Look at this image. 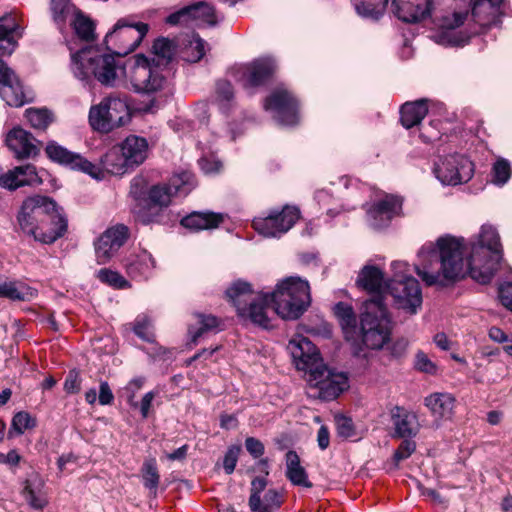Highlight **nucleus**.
<instances>
[{
	"label": "nucleus",
	"mask_w": 512,
	"mask_h": 512,
	"mask_svg": "<svg viewBox=\"0 0 512 512\" xmlns=\"http://www.w3.org/2000/svg\"><path fill=\"white\" fill-rule=\"evenodd\" d=\"M464 245L460 239L442 236L435 243L424 244L418 252L416 273L428 285L445 286L470 275V255L464 259Z\"/></svg>",
	"instance_id": "obj_1"
},
{
	"label": "nucleus",
	"mask_w": 512,
	"mask_h": 512,
	"mask_svg": "<svg viewBox=\"0 0 512 512\" xmlns=\"http://www.w3.org/2000/svg\"><path fill=\"white\" fill-rule=\"evenodd\" d=\"M56 203L47 196L25 199L18 214L21 229L42 243H53L64 231V218L56 213Z\"/></svg>",
	"instance_id": "obj_2"
},
{
	"label": "nucleus",
	"mask_w": 512,
	"mask_h": 512,
	"mask_svg": "<svg viewBox=\"0 0 512 512\" xmlns=\"http://www.w3.org/2000/svg\"><path fill=\"white\" fill-rule=\"evenodd\" d=\"M155 58L151 63L144 55H137L126 74L134 91L154 93L161 90L165 77L160 73L159 66L167 64L173 57V42L167 38H159L153 44Z\"/></svg>",
	"instance_id": "obj_3"
},
{
	"label": "nucleus",
	"mask_w": 512,
	"mask_h": 512,
	"mask_svg": "<svg viewBox=\"0 0 512 512\" xmlns=\"http://www.w3.org/2000/svg\"><path fill=\"white\" fill-rule=\"evenodd\" d=\"M501 260L500 237L496 229L483 225L476 242L470 244V277L487 284L496 273Z\"/></svg>",
	"instance_id": "obj_4"
},
{
	"label": "nucleus",
	"mask_w": 512,
	"mask_h": 512,
	"mask_svg": "<svg viewBox=\"0 0 512 512\" xmlns=\"http://www.w3.org/2000/svg\"><path fill=\"white\" fill-rule=\"evenodd\" d=\"M71 70L80 80L92 75L100 84L115 87L120 82L123 68L113 54H100L98 48L84 47L71 55Z\"/></svg>",
	"instance_id": "obj_5"
},
{
	"label": "nucleus",
	"mask_w": 512,
	"mask_h": 512,
	"mask_svg": "<svg viewBox=\"0 0 512 512\" xmlns=\"http://www.w3.org/2000/svg\"><path fill=\"white\" fill-rule=\"evenodd\" d=\"M391 335V318L383 302L378 295L364 304V312L360 317V329L354 345L362 350V347L379 350L389 342Z\"/></svg>",
	"instance_id": "obj_6"
},
{
	"label": "nucleus",
	"mask_w": 512,
	"mask_h": 512,
	"mask_svg": "<svg viewBox=\"0 0 512 512\" xmlns=\"http://www.w3.org/2000/svg\"><path fill=\"white\" fill-rule=\"evenodd\" d=\"M226 296L244 321L265 329L272 327L269 313L274 308L270 293H254L249 283L236 281L226 290Z\"/></svg>",
	"instance_id": "obj_7"
},
{
	"label": "nucleus",
	"mask_w": 512,
	"mask_h": 512,
	"mask_svg": "<svg viewBox=\"0 0 512 512\" xmlns=\"http://www.w3.org/2000/svg\"><path fill=\"white\" fill-rule=\"evenodd\" d=\"M270 295L274 312L287 320L299 318L311 303L309 283L298 276L283 279Z\"/></svg>",
	"instance_id": "obj_8"
},
{
	"label": "nucleus",
	"mask_w": 512,
	"mask_h": 512,
	"mask_svg": "<svg viewBox=\"0 0 512 512\" xmlns=\"http://www.w3.org/2000/svg\"><path fill=\"white\" fill-rule=\"evenodd\" d=\"M89 124L93 130L109 133L130 121V109L126 97L111 94L89 110Z\"/></svg>",
	"instance_id": "obj_9"
},
{
	"label": "nucleus",
	"mask_w": 512,
	"mask_h": 512,
	"mask_svg": "<svg viewBox=\"0 0 512 512\" xmlns=\"http://www.w3.org/2000/svg\"><path fill=\"white\" fill-rule=\"evenodd\" d=\"M148 30V24L136 22L131 16L120 18L104 38L106 50L126 56L140 45Z\"/></svg>",
	"instance_id": "obj_10"
},
{
	"label": "nucleus",
	"mask_w": 512,
	"mask_h": 512,
	"mask_svg": "<svg viewBox=\"0 0 512 512\" xmlns=\"http://www.w3.org/2000/svg\"><path fill=\"white\" fill-rule=\"evenodd\" d=\"M349 387L348 376L328 368L325 364L307 377V395L311 398L331 401Z\"/></svg>",
	"instance_id": "obj_11"
},
{
	"label": "nucleus",
	"mask_w": 512,
	"mask_h": 512,
	"mask_svg": "<svg viewBox=\"0 0 512 512\" xmlns=\"http://www.w3.org/2000/svg\"><path fill=\"white\" fill-rule=\"evenodd\" d=\"M434 173L444 185H458L469 181L474 173L473 163L464 155L451 154L440 158Z\"/></svg>",
	"instance_id": "obj_12"
},
{
	"label": "nucleus",
	"mask_w": 512,
	"mask_h": 512,
	"mask_svg": "<svg viewBox=\"0 0 512 512\" xmlns=\"http://www.w3.org/2000/svg\"><path fill=\"white\" fill-rule=\"evenodd\" d=\"M387 289L393 297L394 306L409 314H416L422 305V291L414 277L390 279Z\"/></svg>",
	"instance_id": "obj_13"
},
{
	"label": "nucleus",
	"mask_w": 512,
	"mask_h": 512,
	"mask_svg": "<svg viewBox=\"0 0 512 512\" xmlns=\"http://www.w3.org/2000/svg\"><path fill=\"white\" fill-rule=\"evenodd\" d=\"M300 217L295 206H284L281 211H272L266 217L253 220L254 229L265 237H279L289 231Z\"/></svg>",
	"instance_id": "obj_14"
},
{
	"label": "nucleus",
	"mask_w": 512,
	"mask_h": 512,
	"mask_svg": "<svg viewBox=\"0 0 512 512\" xmlns=\"http://www.w3.org/2000/svg\"><path fill=\"white\" fill-rule=\"evenodd\" d=\"M129 236V228L124 224H116L107 228L94 243L97 263H108L125 244Z\"/></svg>",
	"instance_id": "obj_15"
},
{
	"label": "nucleus",
	"mask_w": 512,
	"mask_h": 512,
	"mask_svg": "<svg viewBox=\"0 0 512 512\" xmlns=\"http://www.w3.org/2000/svg\"><path fill=\"white\" fill-rule=\"evenodd\" d=\"M287 350L295 367L307 373V377L324 365L316 346L307 338L291 339L287 345Z\"/></svg>",
	"instance_id": "obj_16"
},
{
	"label": "nucleus",
	"mask_w": 512,
	"mask_h": 512,
	"mask_svg": "<svg viewBox=\"0 0 512 512\" xmlns=\"http://www.w3.org/2000/svg\"><path fill=\"white\" fill-rule=\"evenodd\" d=\"M266 110L273 112L274 119L281 125L291 126L298 122L296 100L283 89H277L265 101Z\"/></svg>",
	"instance_id": "obj_17"
},
{
	"label": "nucleus",
	"mask_w": 512,
	"mask_h": 512,
	"mask_svg": "<svg viewBox=\"0 0 512 512\" xmlns=\"http://www.w3.org/2000/svg\"><path fill=\"white\" fill-rule=\"evenodd\" d=\"M0 97L12 107H21L29 100L21 80L2 59H0Z\"/></svg>",
	"instance_id": "obj_18"
},
{
	"label": "nucleus",
	"mask_w": 512,
	"mask_h": 512,
	"mask_svg": "<svg viewBox=\"0 0 512 512\" xmlns=\"http://www.w3.org/2000/svg\"><path fill=\"white\" fill-rule=\"evenodd\" d=\"M402 210V200L396 196H386L367 210L370 226L382 229L389 225L395 216H399Z\"/></svg>",
	"instance_id": "obj_19"
},
{
	"label": "nucleus",
	"mask_w": 512,
	"mask_h": 512,
	"mask_svg": "<svg viewBox=\"0 0 512 512\" xmlns=\"http://www.w3.org/2000/svg\"><path fill=\"white\" fill-rule=\"evenodd\" d=\"M433 0H392L393 14L406 23H418L431 15Z\"/></svg>",
	"instance_id": "obj_20"
},
{
	"label": "nucleus",
	"mask_w": 512,
	"mask_h": 512,
	"mask_svg": "<svg viewBox=\"0 0 512 512\" xmlns=\"http://www.w3.org/2000/svg\"><path fill=\"white\" fill-rule=\"evenodd\" d=\"M37 142L30 132L21 127H14L5 136V145L19 160L38 155Z\"/></svg>",
	"instance_id": "obj_21"
},
{
	"label": "nucleus",
	"mask_w": 512,
	"mask_h": 512,
	"mask_svg": "<svg viewBox=\"0 0 512 512\" xmlns=\"http://www.w3.org/2000/svg\"><path fill=\"white\" fill-rule=\"evenodd\" d=\"M276 70V65L271 58H263L239 68L238 80L243 87H255L268 80Z\"/></svg>",
	"instance_id": "obj_22"
},
{
	"label": "nucleus",
	"mask_w": 512,
	"mask_h": 512,
	"mask_svg": "<svg viewBox=\"0 0 512 512\" xmlns=\"http://www.w3.org/2000/svg\"><path fill=\"white\" fill-rule=\"evenodd\" d=\"M41 183L42 178L33 164L16 166L0 176V187L8 190H16L27 185H40Z\"/></svg>",
	"instance_id": "obj_23"
},
{
	"label": "nucleus",
	"mask_w": 512,
	"mask_h": 512,
	"mask_svg": "<svg viewBox=\"0 0 512 512\" xmlns=\"http://www.w3.org/2000/svg\"><path fill=\"white\" fill-rule=\"evenodd\" d=\"M503 0H474L471 16L482 28L497 26L501 22Z\"/></svg>",
	"instance_id": "obj_24"
},
{
	"label": "nucleus",
	"mask_w": 512,
	"mask_h": 512,
	"mask_svg": "<svg viewBox=\"0 0 512 512\" xmlns=\"http://www.w3.org/2000/svg\"><path fill=\"white\" fill-rule=\"evenodd\" d=\"M23 30L12 15L0 17V54L10 56L18 46Z\"/></svg>",
	"instance_id": "obj_25"
},
{
	"label": "nucleus",
	"mask_w": 512,
	"mask_h": 512,
	"mask_svg": "<svg viewBox=\"0 0 512 512\" xmlns=\"http://www.w3.org/2000/svg\"><path fill=\"white\" fill-rule=\"evenodd\" d=\"M148 183L144 177H134L130 185V196L135 200L133 212L143 224L152 222V217L146 211L148 205Z\"/></svg>",
	"instance_id": "obj_26"
},
{
	"label": "nucleus",
	"mask_w": 512,
	"mask_h": 512,
	"mask_svg": "<svg viewBox=\"0 0 512 512\" xmlns=\"http://www.w3.org/2000/svg\"><path fill=\"white\" fill-rule=\"evenodd\" d=\"M224 221V214L212 211H194L181 220V225L192 231L217 228Z\"/></svg>",
	"instance_id": "obj_27"
},
{
	"label": "nucleus",
	"mask_w": 512,
	"mask_h": 512,
	"mask_svg": "<svg viewBox=\"0 0 512 512\" xmlns=\"http://www.w3.org/2000/svg\"><path fill=\"white\" fill-rule=\"evenodd\" d=\"M120 150L130 167L138 166L147 158L148 142L143 137L130 135L121 143Z\"/></svg>",
	"instance_id": "obj_28"
},
{
	"label": "nucleus",
	"mask_w": 512,
	"mask_h": 512,
	"mask_svg": "<svg viewBox=\"0 0 512 512\" xmlns=\"http://www.w3.org/2000/svg\"><path fill=\"white\" fill-rule=\"evenodd\" d=\"M394 425V436L397 438H413L419 432V423L417 415L399 407L392 414Z\"/></svg>",
	"instance_id": "obj_29"
},
{
	"label": "nucleus",
	"mask_w": 512,
	"mask_h": 512,
	"mask_svg": "<svg viewBox=\"0 0 512 512\" xmlns=\"http://www.w3.org/2000/svg\"><path fill=\"white\" fill-rule=\"evenodd\" d=\"M425 405L436 419H450L455 406V398L450 393H433L425 398Z\"/></svg>",
	"instance_id": "obj_30"
},
{
	"label": "nucleus",
	"mask_w": 512,
	"mask_h": 512,
	"mask_svg": "<svg viewBox=\"0 0 512 512\" xmlns=\"http://www.w3.org/2000/svg\"><path fill=\"white\" fill-rule=\"evenodd\" d=\"M66 14H71V26L75 34L84 41H90L95 36V25L94 22L80 10H78L73 4H69L66 1Z\"/></svg>",
	"instance_id": "obj_31"
},
{
	"label": "nucleus",
	"mask_w": 512,
	"mask_h": 512,
	"mask_svg": "<svg viewBox=\"0 0 512 512\" xmlns=\"http://www.w3.org/2000/svg\"><path fill=\"white\" fill-rule=\"evenodd\" d=\"M428 113L426 99H420L413 102H406L400 110V120L402 125L410 129L417 126L425 118Z\"/></svg>",
	"instance_id": "obj_32"
},
{
	"label": "nucleus",
	"mask_w": 512,
	"mask_h": 512,
	"mask_svg": "<svg viewBox=\"0 0 512 512\" xmlns=\"http://www.w3.org/2000/svg\"><path fill=\"white\" fill-rule=\"evenodd\" d=\"M154 267L155 261L146 250L131 255L126 261L127 273L133 278L149 277Z\"/></svg>",
	"instance_id": "obj_33"
},
{
	"label": "nucleus",
	"mask_w": 512,
	"mask_h": 512,
	"mask_svg": "<svg viewBox=\"0 0 512 512\" xmlns=\"http://www.w3.org/2000/svg\"><path fill=\"white\" fill-rule=\"evenodd\" d=\"M172 197V189L166 184L154 185L149 189V201L146 211L152 217V221H154V217L158 214L161 208L167 207L170 204Z\"/></svg>",
	"instance_id": "obj_34"
},
{
	"label": "nucleus",
	"mask_w": 512,
	"mask_h": 512,
	"mask_svg": "<svg viewBox=\"0 0 512 512\" xmlns=\"http://www.w3.org/2000/svg\"><path fill=\"white\" fill-rule=\"evenodd\" d=\"M286 477L296 486L311 488L312 483L308 479L307 472L300 464V458L295 451L286 454Z\"/></svg>",
	"instance_id": "obj_35"
},
{
	"label": "nucleus",
	"mask_w": 512,
	"mask_h": 512,
	"mask_svg": "<svg viewBox=\"0 0 512 512\" xmlns=\"http://www.w3.org/2000/svg\"><path fill=\"white\" fill-rule=\"evenodd\" d=\"M357 283L369 292L380 293L387 288L388 282H385L383 272L376 266H365L357 279Z\"/></svg>",
	"instance_id": "obj_36"
},
{
	"label": "nucleus",
	"mask_w": 512,
	"mask_h": 512,
	"mask_svg": "<svg viewBox=\"0 0 512 512\" xmlns=\"http://www.w3.org/2000/svg\"><path fill=\"white\" fill-rule=\"evenodd\" d=\"M195 319V325H190L189 327L191 341L194 344H197L198 340L205 334L219 331L220 320L217 317L198 313L195 315Z\"/></svg>",
	"instance_id": "obj_37"
},
{
	"label": "nucleus",
	"mask_w": 512,
	"mask_h": 512,
	"mask_svg": "<svg viewBox=\"0 0 512 512\" xmlns=\"http://www.w3.org/2000/svg\"><path fill=\"white\" fill-rule=\"evenodd\" d=\"M101 163L103 168L114 175L124 174L130 165L126 161L125 155L120 150V146L111 148L102 158Z\"/></svg>",
	"instance_id": "obj_38"
},
{
	"label": "nucleus",
	"mask_w": 512,
	"mask_h": 512,
	"mask_svg": "<svg viewBox=\"0 0 512 512\" xmlns=\"http://www.w3.org/2000/svg\"><path fill=\"white\" fill-rule=\"evenodd\" d=\"M352 2L359 16L378 20L383 16L389 0H352Z\"/></svg>",
	"instance_id": "obj_39"
},
{
	"label": "nucleus",
	"mask_w": 512,
	"mask_h": 512,
	"mask_svg": "<svg viewBox=\"0 0 512 512\" xmlns=\"http://www.w3.org/2000/svg\"><path fill=\"white\" fill-rule=\"evenodd\" d=\"M22 494L27 503L34 509H42L47 503L42 483L37 478L25 481Z\"/></svg>",
	"instance_id": "obj_40"
},
{
	"label": "nucleus",
	"mask_w": 512,
	"mask_h": 512,
	"mask_svg": "<svg viewBox=\"0 0 512 512\" xmlns=\"http://www.w3.org/2000/svg\"><path fill=\"white\" fill-rule=\"evenodd\" d=\"M334 313L340 322L346 339L350 340L352 334L356 332V315L352 306L339 302L334 307Z\"/></svg>",
	"instance_id": "obj_41"
},
{
	"label": "nucleus",
	"mask_w": 512,
	"mask_h": 512,
	"mask_svg": "<svg viewBox=\"0 0 512 512\" xmlns=\"http://www.w3.org/2000/svg\"><path fill=\"white\" fill-rule=\"evenodd\" d=\"M67 166L72 170L84 172L95 179H100L102 175L101 169L98 166L91 163L80 154L66 150V167Z\"/></svg>",
	"instance_id": "obj_42"
},
{
	"label": "nucleus",
	"mask_w": 512,
	"mask_h": 512,
	"mask_svg": "<svg viewBox=\"0 0 512 512\" xmlns=\"http://www.w3.org/2000/svg\"><path fill=\"white\" fill-rule=\"evenodd\" d=\"M214 102L223 113H227L233 107L234 90L230 82L219 80L216 83Z\"/></svg>",
	"instance_id": "obj_43"
},
{
	"label": "nucleus",
	"mask_w": 512,
	"mask_h": 512,
	"mask_svg": "<svg viewBox=\"0 0 512 512\" xmlns=\"http://www.w3.org/2000/svg\"><path fill=\"white\" fill-rule=\"evenodd\" d=\"M25 115L30 125L36 130H46L55 120L54 114L47 108H29L25 111Z\"/></svg>",
	"instance_id": "obj_44"
},
{
	"label": "nucleus",
	"mask_w": 512,
	"mask_h": 512,
	"mask_svg": "<svg viewBox=\"0 0 512 512\" xmlns=\"http://www.w3.org/2000/svg\"><path fill=\"white\" fill-rule=\"evenodd\" d=\"M33 296V291L15 282L0 283V298H8L10 300H27Z\"/></svg>",
	"instance_id": "obj_45"
},
{
	"label": "nucleus",
	"mask_w": 512,
	"mask_h": 512,
	"mask_svg": "<svg viewBox=\"0 0 512 512\" xmlns=\"http://www.w3.org/2000/svg\"><path fill=\"white\" fill-rule=\"evenodd\" d=\"M166 185L171 187L173 196L187 195L195 186L194 176L190 172L183 171L175 174Z\"/></svg>",
	"instance_id": "obj_46"
},
{
	"label": "nucleus",
	"mask_w": 512,
	"mask_h": 512,
	"mask_svg": "<svg viewBox=\"0 0 512 512\" xmlns=\"http://www.w3.org/2000/svg\"><path fill=\"white\" fill-rule=\"evenodd\" d=\"M189 20L213 24L215 22L214 9L206 2H198L187 6Z\"/></svg>",
	"instance_id": "obj_47"
},
{
	"label": "nucleus",
	"mask_w": 512,
	"mask_h": 512,
	"mask_svg": "<svg viewBox=\"0 0 512 512\" xmlns=\"http://www.w3.org/2000/svg\"><path fill=\"white\" fill-rule=\"evenodd\" d=\"M142 479L144 486L153 493H156L159 485L160 475L158 473L156 461L154 459H149L144 462L142 467Z\"/></svg>",
	"instance_id": "obj_48"
},
{
	"label": "nucleus",
	"mask_w": 512,
	"mask_h": 512,
	"mask_svg": "<svg viewBox=\"0 0 512 512\" xmlns=\"http://www.w3.org/2000/svg\"><path fill=\"white\" fill-rule=\"evenodd\" d=\"M36 426V420L29 413L21 411L14 415L9 430V436H12L13 431L21 435L26 430L32 429Z\"/></svg>",
	"instance_id": "obj_49"
},
{
	"label": "nucleus",
	"mask_w": 512,
	"mask_h": 512,
	"mask_svg": "<svg viewBox=\"0 0 512 512\" xmlns=\"http://www.w3.org/2000/svg\"><path fill=\"white\" fill-rule=\"evenodd\" d=\"M205 41L199 36H194L185 50L186 60L189 62H197L205 55Z\"/></svg>",
	"instance_id": "obj_50"
},
{
	"label": "nucleus",
	"mask_w": 512,
	"mask_h": 512,
	"mask_svg": "<svg viewBox=\"0 0 512 512\" xmlns=\"http://www.w3.org/2000/svg\"><path fill=\"white\" fill-rule=\"evenodd\" d=\"M267 481L265 477H256L251 482V495L249 507L252 511H258L261 507V492L265 489Z\"/></svg>",
	"instance_id": "obj_51"
},
{
	"label": "nucleus",
	"mask_w": 512,
	"mask_h": 512,
	"mask_svg": "<svg viewBox=\"0 0 512 512\" xmlns=\"http://www.w3.org/2000/svg\"><path fill=\"white\" fill-rule=\"evenodd\" d=\"M492 181L497 185H504L511 177V167L507 160L499 159L492 169Z\"/></svg>",
	"instance_id": "obj_52"
},
{
	"label": "nucleus",
	"mask_w": 512,
	"mask_h": 512,
	"mask_svg": "<svg viewBox=\"0 0 512 512\" xmlns=\"http://www.w3.org/2000/svg\"><path fill=\"white\" fill-rule=\"evenodd\" d=\"M469 15L467 8L463 10H454L451 15L443 16L441 20V27L444 29H455L461 26Z\"/></svg>",
	"instance_id": "obj_53"
},
{
	"label": "nucleus",
	"mask_w": 512,
	"mask_h": 512,
	"mask_svg": "<svg viewBox=\"0 0 512 512\" xmlns=\"http://www.w3.org/2000/svg\"><path fill=\"white\" fill-rule=\"evenodd\" d=\"M97 277L101 282L116 288H124L127 286V281L119 273L107 268L100 269L97 273Z\"/></svg>",
	"instance_id": "obj_54"
},
{
	"label": "nucleus",
	"mask_w": 512,
	"mask_h": 512,
	"mask_svg": "<svg viewBox=\"0 0 512 512\" xmlns=\"http://www.w3.org/2000/svg\"><path fill=\"white\" fill-rule=\"evenodd\" d=\"M151 321L147 317H140L134 325V333L145 341H151L153 334L151 332Z\"/></svg>",
	"instance_id": "obj_55"
},
{
	"label": "nucleus",
	"mask_w": 512,
	"mask_h": 512,
	"mask_svg": "<svg viewBox=\"0 0 512 512\" xmlns=\"http://www.w3.org/2000/svg\"><path fill=\"white\" fill-rule=\"evenodd\" d=\"M240 451L241 448L239 446H231L228 448L223 459V467L226 474H232L235 470Z\"/></svg>",
	"instance_id": "obj_56"
},
{
	"label": "nucleus",
	"mask_w": 512,
	"mask_h": 512,
	"mask_svg": "<svg viewBox=\"0 0 512 512\" xmlns=\"http://www.w3.org/2000/svg\"><path fill=\"white\" fill-rule=\"evenodd\" d=\"M145 378L137 377L132 379L124 388L127 401L132 407H138V403L134 401L136 393L142 388Z\"/></svg>",
	"instance_id": "obj_57"
},
{
	"label": "nucleus",
	"mask_w": 512,
	"mask_h": 512,
	"mask_svg": "<svg viewBox=\"0 0 512 512\" xmlns=\"http://www.w3.org/2000/svg\"><path fill=\"white\" fill-rule=\"evenodd\" d=\"M50 10L54 23L62 32L64 28V0H51Z\"/></svg>",
	"instance_id": "obj_58"
},
{
	"label": "nucleus",
	"mask_w": 512,
	"mask_h": 512,
	"mask_svg": "<svg viewBox=\"0 0 512 512\" xmlns=\"http://www.w3.org/2000/svg\"><path fill=\"white\" fill-rule=\"evenodd\" d=\"M335 420L338 436L347 439L354 435V426L350 418L337 416Z\"/></svg>",
	"instance_id": "obj_59"
},
{
	"label": "nucleus",
	"mask_w": 512,
	"mask_h": 512,
	"mask_svg": "<svg viewBox=\"0 0 512 512\" xmlns=\"http://www.w3.org/2000/svg\"><path fill=\"white\" fill-rule=\"evenodd\" d=\"M47 157L58 164H64V148L55 141H49L45 147Z\"/></svg>",
	"instance_id": "obj_60"
},
{
	"label": "nucleus",
	"mask_w": 512,
	"mask_h": 512,
	"mask_svg": "<svg viewBox=\"0 0 512 512\" xmlns=\"http://www.w3.org/2000/svg\"><path fill=\"white\" fill-rule=\"evenodd\" d=\"M403 439L394 453V458L397 462L408 458L416 449V443L411 438Z\"/></svg>",
	"instance_id": "obj_61"
},
{
	"label": "nucleus",
	"mask_w": 512,
	"mask_h": 512,
	"mask_svg": "<svg viewBox=\"0 0 512 512\" xmlns=\"http://www.w3.org/2000/svg\"><path fill=\"white\" fill-rule=\"evenodd\" d=\"M245 448L249 454L254 458H259L264 454L263 443L254 437H247L245 440Z\"/></svg>",
	"instance_id": "obj_62"
},
{
	"label": "nucleus",
	"mask_w": 512,
	"mask_h": 512,
	"mask_svg": "<svg viewBox=\"0 0 512 512\" xmlns=\"http://www.w3.org/2000/svg\"><path fill=\"white\" fill-rule=\"evenodd\" d=\"M281 505V496L275 489H269L264 495V503H261V508H267L271 511Z\"/></svg>",
	"instance_id": "obj_63"
},
{
	"label": "nucleus",
	"mask_w": 512,
	"mask_h": 512,
	"mask_svg": "<svg viewBox=\"0 0 512 512\" xmlns=\"http://www.w3.org/2000/svg\"><path fill=\"white\" fill-rule=\"evenodd\" d=\"M501 303L512 311V283L504 284L499 289Z\"/></svg>",
	"instance_id": "obj_64"
}]
</instances>
